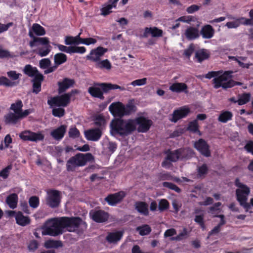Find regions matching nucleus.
Segmentation results:
<instances>
[{
	"label": "nucleus",
	"mask_w": 253,
	"mask_h": 253,
	"mask_svg": "<svg viewBox=\"0 0 253 253\" xmlns=\"http://www.w3.org/2000/svg\"><path fill=\"white\" fill-rule=\"evenodd\" d=\"M148 34H150L153 37H160L163 35V31L155 27L146 28L144 33H143V37Z\"/></svg>",
	"instance_id": "obj_31"
},
{
	"label": "nucleus",
	"mask_w": 253,
	"mask_h": 253,
	"mask_svg": "<svg viewBox=\"0 0 253 253\" xmlns=\"http://www.w3.org/2000/svg\"><path fill=\"white\" fill-rule=\"evenodd\" d=\"M75 83L73 80L65 78L62 82H59L58 85L59 86L58 92L59 94H61L65 92L67 89L72 87Z\"/></svg>",
	"instance_id": "obj_20"
},
{
	"label": "nucleus",
	"mask_w": 253,
	"mask_h": 253,
	"mask_svg": "<svg viewBox=\"0 0 253 253\" xmlns=\"http://www.w3.org/2000/svg\"><path fill=\"white\" fill-rule=\"evenodd\" d=\"M210 53L208 50L201 49L196 51L195 57L199 63H201L204 60L208 59L210 57Z\"/></svg>",
	"instance_id": "obj_29"
},
{
	"label": "nucleus",
	"mask_w": 253,
	"mask_h": 253,
	"mask_svg": "<svg viewBox=\"0 0 253 253\" xmlns=\"http://www.w3.org/2000/svg\"><path fill=\"white\" fill-rule=\"evenodd\" d=\"M231 71H225L223 76L218 79H215L216 87H222L223 89L231 88L235 85H241V82H236L231 79Z\"/></svg>",
	"instance_id": "obj_7"
},
{
	"label": "nucleus",
	"mask_w": 253,
	"mask_h": 253,
	"mask_svg": "<svg viewBox=\"0 0 253 253\" xmlns=\"http://www.w3.org/2000/svg\"><path fill=\"white\" fill-rule=\"evenodd\" d=\"M0 85L11 86L13 85V83L6 77L2 76L0 77Z\"/></svg>",
	"instance_id": "obj_56"
},
{
	"label": "nucleus",
	"mask_w": 253,
	"mask_h": 253,
	"mask_svg": "<svg viewBox=\"0 0 253 253\" xmlns=\"http://www.w3.org/2000/svg\"><path fill=\"white\" fill-rule=\"evenodd\" d=\"M29 203L30 206L33 208L36 209L38 208L40 204V200L39 197L34 196L29 198Z\"/></svg>",
	"instance_id": "obj_54"
},
{
	"label": "nucleus",
	"mask_w": 253,
	"mask_h": 253,
	"mask_svg": "<svg viewBox=\"0 0 253 253\" xmlns=\"http://www.w3.org/2000/svg\"><path fill=\"white\" fill-rule=\"evenodd\" d=\"M66 129V126L61 125L59 127L52 130L50 132V135L54 139L60 140L64 137Z\"/></svg>",
	"instance_id": "obj_21"
},
{
	"label": "nucleus",
	"mask_w": 253,
	"mask_h": 253,
	"mask_svg": "<svg viewBox=\"0 0 253 253\" xmlns=\"http://www.w3.org/2000/svg\"><path fill=\"white\" fill-rule=\"evenodd\" d=\"M136 111V107L132 101L128 102L126 106L125 105V116L129 115Z\"/></svg>",
	"instance_id": "obj_44"
},
{
	"label": "nucleus",
	"mask_w": 253,
	"mask_h": 253,
	"mask_svg": "<svg viewBox=\"0 0 253 253\" xmlns=\"http://www.w3.org/2000/svg\"><path fill=\"white\" fill-rule=\"evenodd\" d=\"M126 196L123 191L110 194L105 198V201L110 206H115L120 203Z\"/></svg>",
	"instance_id": "obj_16"
},
{
	"label": "nucleus",
	"mask_w": 253,
	"mask_h": 253,
	"mask_svg": "<svg viewBox=\"0 0 253 253\" xmlns=\"http://www.w3.org/2000/svg\"><path fill=\"white\" fill-rule=\"evenodd\" d=\"M94 160V158L91 153H78L67 161V169L68 171H74L77 167L84 166L87 162H93Z\"/></svg>",
	"instance_id": "obj_3"
},
{
	"label": "nucleus",
	"mask_w": 253,
	"mask_h": 253,
	"mask_svg": "<svg viewBox=\"0 0 253 253\" xmlns=\"http://www.w3.org/2000/svg\"><path fill=\"white\" fill-rule=\"evenodd\" d=\"M158 179L160 181L172 180V176L168 172H162L157 175Z\"/></svg>",
	"instance_id": "obj_50"
},
{
	"label": "nucleus",
	"mask_w": 253,
	"mask_h": 253,
	"mask_svg": "<svg viewBox=\"0 0 253 253\" xmlns=\"http://www.w3.org/2000/svg\"><path fill=\"white\" fill-rule=\"evenodd\" d=\"M111 113L115 117H122L125 116V105L120 102L112 103L109 107Z\"/></svg>",
	"instance_id": "obj_14"
},
{
	"label": "nucleus",
	"mask_w": 253,
	"mask_h": 253,
	"mask_svg": "<svg viewBox=\"0 0 253 253\" xmlns=\"http://www.w3.org/2000/svg\"><path fill=\"white\" fill-rule=\"evenodd\" d=\"M52 114L55 117H61L65 114V110L62 108H54L52 110Z\"/></svg>",
	"instance_id": "obj_57"
},
{
	"label": "nucleus",
	"mask_w": 253,
	"mask_h": 253,
	"mask_svg": "<svg viewBox=\"0 0 253 253\" xmlns=\"http://www.w3.org/2000/svg\"><path fill=\"white\" fill-rule=\"evenodd\" d=\"M63 244L60 241L49 240L45 242L44 246L47 249L58 248L62 247Z\"/></svg>",
	"instance_id": "obj_39"
},
{
	"label": "nucleus",
	"mask_w": 253,
	"mask_h": 253,
	"mask_svg": "<svg viewBox=\"0 0 253 253\" xmlns=\"http://www.w3.org/2000/svg\"><path fill=\"white\" fill-rule=\"evenodd\" d=\"M166 159L172 162H176L180 158L178 149L173 151L168 150L167 152Z\"/></svg>",
	"instance_id": "obj_37"
},
{
	"label": "nucleus",
	"mask_w": 253,
	"mask_h": 253,
	"mask_svg": "<svg viewBox=\"0 0 253 253\" xmlns=\"http://www.w3.org/2000/svg\"><path fill=\"white\" fill-rule=\"evenodd\" d=\"M97 41L96 39L92 38H85L83 39L81 38V41H80V44H84L85 45H90V44H95L96 42Z\"/></svg>",
	"instance_id": "obj_59"
},
{
	"label": "nucleus",
	"mask_w": 253,
	"mask_h": 253,
	"mask_svg": "<svg viewBox=\"0 0 253 253\" xmlns=\"http://www.w3.org/2000/svg\"><path fill=\"white\" fill-rule=\"evenodd\" d=\"M24 74L31 77L36 78L38 75H42L39 72L36 67H32L31 65H26L24 69Z\"/></svg>",
	"instance_id": "obj_33"
},
{
	"label": "nucleus",
	"mask_w": 253,
	"mask_h": 253,
	"mask_svg": "<svg viewBox=\"0 0 253 253\" xmlns=\"http://www.w3.org/2000/svg\"><path fill=\"white\" fill-rule=\"evenodd\" d=\"M163 186L164 187L168 188L169 189L172 190L178 193H180L181 190L176 185L171 182H164L163 183Z\"/></svg>",
	"instance_id": "obj_52"
},
{
	"label": "nucleus",
	"mask_w": 253,
	"mask_h": 253,
	"mask_svg": "<svg viewBox=\"0 0 253 253\" xmlns=\"http://www.w3.org/2000/svg\"><path fill=\"white\" fill-rule=\"evenodd\" d=\"M23 107L22 102L18 100L15 103H12L10 106V109L14 111V113L20 114Z\"/></svg>",
	"instance_id": "obj_45"
},
{
	"label": "nucleus",
	"mask_w": 253,
	"mask_h": 253,
	"mask_svg": "<svg viewBox=\"0 0 253 253\" xmlns=\"http://www.w3.org/2000/svg\"><path fill=\"white\" fill-rule=\"evenodd\" d=\"M200 33L204 39H209L213 37L214 30L211 25L208 24L202 28Z\"/></svg>",
	"instance_id": "obj_23"
},
{
	"label": "nucleus",
	"mask_w": 253,
	"mask_h": 253,
	"mask_svg": "<svg viewBox=\"0 0 253 253\" xmlns=\"http://www.w3.org/2000/svg\"><path fill=\"white\" fill-rule=\"evenodd\" d=\"M251 94L250 93H244L238 100V103L239 105H243L247 103L250 100Z\"/></svg>",
	"instance_id": "obj_48"
},
{
	"label": "nucleus",
	"mask_w": 253,
	"mask_h": 253,
	"mask_svg": "<svg viewBox=\"0 0 253 253\" xmlns=\"http://www.w3.org/2000/svg\"><path fill=\"white\" fill-rule=\"evenodd\" d=\"M208 167L206 164L199 167L197 169L198 175L199 177H205L208 172Z\"/></svg>",
	"instance_id": "obj_49"
},
{
	"label": "nucleus",
	"mask_w": 253,
	"mask_h": 253,
	"mask_svg": "<svg viewBox=\"0 0 253 253\" xmlns=\"http://www.w3.org/2000/svg\"><path fill=\"white\" fill-rule=\"evenodd\" d=\"M62 223L61 217L59 219L53 218L47 220L42 228L43 235L55 236L62 233Z\"/></svg>",
	"instance_id": "obj_4"
},
{
	"label": "nucleus",
	"mask_w": 253,
	"mask_h": 253,
	"mask_svg": "<svg viewBox=\"0 0 253 253\" xmlns=\"http://www.w3.org/2000/svg\"><path fill=\"white\" fill-rule=\"evenodd\" d=\"M63 228H66L69 232H74L80 227L83 229L86 227V225L79 217H61Z\"/></svg>",
	"instance_id": "obj_6"
},
{
	"label": "nucleus",
	"mask_w": 253,
	"mask_h": 253,
	"mask_svg": "<svg viewBox=\"0 0 253 253\" xmlns=\"http://www.w3.org/2000/svg\"><path fill=\"white\" fill-rule=\"evenodd\" d=\"M184 34L188 40H193L199 37L198 29L194 27H188L186 29Z\"/></svg>",
	"instance_id": "obj_24"
},
{
	"label": "nucleus",
	"mask_w": 253,
	"mask_h": 253,
	"mask_svg": "<svg viewBox=\"0 0 253 253\" xmlns=\"http://www.w3.org/2000/svg\"><path fill=\"white\" fill-rule=\"evenodd\" d=\"M43 80V76L42 75H38L36 78L33 80V91L37 94L41 90V83Z\"/></svg>",
	"instance_id": "obj_30"
},
{
	"label": "nucleus",
	"mask_w": 253,
	"mask_h": 253,
	"mask_svg": "<svg viewBox=\"0 0 253 253\" xmlns=\"http://www.w3.org/2000/svg\"><path fill=\"white\" fill-rule=\"evenodd\" d=\"M110 127L112 133L123 136H127L136 129L141 132L142 131V116L139 115L131 119H116L111 122Z\"/></svg>",
	"instance_id": "obj_1"
},
{
	"label": "nucleus",
	"mask_w": 253,
	"mask_h": 253,
	"mask_svg": "<svg viewBox=\"0 0 253 253\" xmlns=\"http://www.w3.org/2000/svg\"><path fill=\"white\" fill-rule=\"evenodd\" d=\"M61 198L60 191L53 189L48 190L46 198V204L52 208H57L60 205Z\"/></svg>",
	"instance_id": "obj_10"
},
{
	"label": "nucleus",
	"mask_w": 253,
	"mask_h": 253,
	"mask_svg": "<svg viewBox=\"0 0 253 253\" xmlns=\"http://www.w3.org/2000/svg\"><path fill=\"white\" fill-rule=\"evenodd\" d=\"M177 21L190 23L191 22L195 21L194 17L193 16H182L177 19Z\"/></svg>",
	"instance_id": "obj_61"
},
{
	"label": "nucleus",
	"mask_w": 253,
	"mask_h": 253,
	"mask_svg": "<svg viewBox=\"0 0 253 253\" xmlns=\"http://www.w3.org/2000/svg\"><path fill=\"white\" fill-rule=\"evenodd\" d=\"M119 89L122 91L126 90L123 86L111 83H93V85L88 88V92L90 95L101 100L104 99L103 93H108L110 90Z\"/></svg>",
	"instance_id": "obj_2"
},
{
	"label": "nucleus",
	"mask_w": 253,
	"mask_h": 253,
	"mask_svg": "<svg viewBox=\"0 0 253 253\" xmlns=\"http://www.w3.org/2000/svg\"><path fill=\"white\" fill-rule=\"evenodd\" d=\"M81 37L79 36L75 37L67 36L65 39V43L66 45H78L80 44Z\"/></svg>",
	"instance_id": "obj_40"
},
{
	"label": "nucleus",
	"mask_w": 253,
	"mask_h": 253,
	"mask_svg": "<svg viewBox=\"0 0 253 253\" xmlns=\"http://www.w3.org/2000/svg\"><path fill=\"white\" fill-rule=\"evenodd\" d=\"M153 124L151 120H148L143 117V133L146 132Z\"/></svg>",
	"instance_id": "obj_58"
},
{
	"label": "nucleus",
	"mask_w": 253,
	"mask_h": 253,
	"mask_svg": "<svg viewBox=\"0 0 253 253\" xmlns=\"http://www.w3.org/2000/svg\"><path fill=\"white\" fill-rule=\"evenodd\" d=\"M15 218L16 223L22 226H25L30 223L31 219L29 216H24L21 211H17Z\"/></svg>",
	"instance_id": "obj_22"
},
{
	"label": "nucleus",
	"mask_w": 253,
	"mask_h": 253,
	"mask_svg": "<svg viewBox=\"0 0 253 253\" xmlns=\"http://www.w3.org/2000/svg\"><path fill=\"white\" fill-rule=\"evenodd\" d=\"M223 71L222 70L218 71H211L209 72L206 75L205 78L208 79H211L212 78H214L212 80V82L213 84V87L215 89L219 88V87H216V83L215 82V79H218L220 77L223 76Z\"/></svg>",
	"instance_id": "obj_32"
},
{
	"label": "nucleus",
	"mask_w": 253,
	"mask_h": 253,
	"mask_svg": "<svg viewBox=\"0 0 253 253\" xmlns=\"http://www.w3.org/2000/svg\"><path fill=\"white\" fill-rule=\"evenodd\" d=\"M68 134L69 137L73 139L79 138L80 136L79 130L75 126H72L69 128Z\"/></svg>",
	"instance_id": "obj_51"
},
{
	"label": "nucleus",
	"mask_w": 253,
	"mask_h": 253,
	"mask_svg": "<svg viewBox=\"0 0 253 253\" xmlns=\"http://www.w3.org/2000/svg\"><path fill=\"white\" fill-rule=\"evenodd\" d=\"M84 135L88 140L96 141L100 138L102 131L99 128L90 129L85 131Z\"/></svg>",
	"instance_id": "obj_18"
},
{
	"label": "nucleus",
	"mask_w": 253,
	"mask_h": 253,
	"mask_svg": "<svg viewBox=\"0 0 253 253\" xmlns=\"http://www.w3.org/2000/svg\"><path fill=\"white\" fill-rule=\"evenodd\" d=\"M8 77L12 80H16L18 79L21 74L17 73L15 71H10L7 73Z\"/></svg>",
	"instance_id": "obj_63"
},
{
	"label": "nucleus",
	"mask_w": 253,
	"mask_h": 253,
	"mask_svg": "<svg viewBox=\"0 0 253 253\" xmlns=\"http://www.w3.org/2000/svg\"><path fill=\"white\" fill-rule=\"evenodd\" d=\"M94 123L95 125L100 126H104L105 124V119L103 116L99 115L96 117Z\"/></svg>",
	"instance_id": "obj_60"
},
{
	"label": "nucleus",
	"mask_w": 253,
	"mask_h": 253,
	"mask_svg": "<svg viewBox=\"0 0 253 253\" xmlns=\"http://www.w3.org/2000/svg\"><path fill=\"white\" fill-rule=\"evenodd\" d=\"M44 45V47L38 49V54L41 57L46 56L51 51V46L48 43Z\"/></svg>",
	"instance_id": "obj_46"
},
{
	"label": "nucleus",
	"mask_w": 253,
	"mask_h": 253,
	"mask_svg": "<svg viewBox=\"0 0 253 253\" xmlns=\"http://www.w3.org/2000/svg\"><path fill=\"white\" fill-rule=\"evenodd\" d=\"M95 67L101 69L110 70L112 68V65L108 59L99 61L95 63Z\"/></svg>",
	"instance_id": "obj_38"
},
{
	"label": "nucleus",
	"mask_w": 253,
	"mask_h": 253,
	"mask_svg": "<svg viewBox=\"0 0 253 253\" xmlns=\"http://www.w3.org/2000/svg\"><path fill=\"white\" fill-rule=\"evenodd\" d=\"M29 31H31L34 35L35 34L38 36H42L45 34L44 28L37 23L33 24Z\"/></svg>",
	"instance_id": "obj_36"
},
{
	"label": "nucleus",
	"mask_w": 253,
	"mask_h": 253,
	"mask_svg": "<svg viewBox=\"0 0 253 253\" xmlns=\"http://www.w3.org/2000/svg\"><path fill=\"white\" fill-rule=\"evenodd\" d=\"M28 35L30 38L33 39V40L30 41L29 42V45L31 47L37 46L39 44H47V43H49V40L46 37H36L31 31H29Z\"/></svg>",
	"instance_id": "obj_19"
},
{
	"label": "nucleus",
	"mask_w": 253,
	"mask_h": 253,
	"mask_svg": "<svg viewBox=\"0 0 253 253\" xmlns=\"http://www.w3.org/2000/svg\"><path fill=\"white\" fill-rule=\"evenodd\" d=\"M123 233V231L109 233L106 236V239L110 243H116L121 239Z\"/></svg>",
	"instance_id": "obj_26"
},
{
	"label": "nucleus",
	"mask_w": 253,
	"mask_h": 253,
	"mask_svg": "<svg viewBox=\"0 0 253 253\" xmlns=\"http://www.w3.org/2000/svg\"><path fill=\"white\" fill-rule=\"evenodd\" d=\"M79 93L77 89H73L68 93L51 97L48 100L47 103L50 106H67L70 102L71 97Z\"/></svg>",
	"instance_id": "obj_5"
},
{
	"label": "nucleus",
	"mask_w": 253,
	"mask_h": 253,
	"mask_svg": "<svg viewBox=\"0 0 253 253\" xmlns=\"http://www.w3.org/2000/svg\"><path fill=\"white\" fill-rule=\"evenodd\" d=\"M187 129L193 133H197L199 135H201V132L199 129V125L197 120L190 122L188 124Z\"/></svg>",
	"instance_id": "obj_41"
},
{
	"label": "nucleus",
	"mask_w": 253,
	"mask_h": 253,
	"mask_svg": "<svg viewBox=\"0 0 253 253\" xmlns=\"http://www.w3.org/2000/svg\"><path fill=\"white\" fill-rule=\"evenodd\" d=\"M5 122L6 124L15 125L21 119L19 114L9 113L4 116Z\"/></svg>",
	"instance_id": "obj_27"
},
{
	"label": "nucleus",
	"mask_w": 253,
	"mask_h": 253,
	"mask_svg": "<svg viewBox=\"0 0 253 253\" xmlns=\"http://www.w3.org/2000/svg\"><path fill=\"white\" fill-rule=\"evenodd\" d=\"M181 160H188L193 157V150L190 148H183L178 149Z\"/></svg>",
	"instance_id": "obj_28"
},
{
	"label": "nucleus",
	"mask_w": 253,
	"mask_h": 253,
	"mask_svg": "<svg viewBox=\"0 0 253 253\" xmlns=\"http://www.w3.org/2000/svg\"><path fill=\"white\" fill-rule=\"evenodd\" d=\"M19 136L24 141H30L35 142L42 141L44 138V135L42 131L35 132L29 130H25L22 131L19 133Z\"/></svg>",
	"instance_id": "obj_9"
},
{
	"label": "nucleus",
	"mask_w": 253,
	"mask_h": 253,
	"mask_svg": "<svg viewBox=\"0 0 253 253\" xmlns=\"http://www.w3.org/2000/svg\"><path fill=\"white\" fill-rule=\"evenodd\" d=\"M89 215L93 220L98 223L105 222L109 218L108 213L101 210H92L90 211Z\"/></svg>",
	"instance_id": "obj_13"
},
{
	"label": "nucleus",
	"mask_w": 253,
	"mask_h": 253,
	"mask_svg": "<svg viewBox=\"0 0 253 253\" xmlns=\"http://www.w3.org/2000/svg\"><path fill=\"white\" fill-rule=\"evenodd\" d=\"M188 86L184 83H175L172 84L169 87L172 92L180 93L181 92H187Z\"/></svg>",
	"instance_id": "obj_25"
},
{
	"label": "nucleus",
	"mask_w": 253,
	"mask_h": 253,
	"mask_svg": "<svg viewBox=\"0 0 253 253\" xmlns=\"http://www.w3.org/2000/svg\"><path fill=\"white\" fill-rule=\"evenodd\" d=\"M194 221L199 225L203 230H205L206 225L204 221V215L203 214L196 215L194 218Z\"/></svg>",
	"instance_id": "obj_47"
},
{
	"label": "nucleus",
	"mask_w": 253,
	"mask_h": 253,
	"mask_svg": "<svg viewBox=\"0 0 253 253\" xmlns=\"http://www.w3.org/2000/svg\"><path fill=\"white\" fill-rule=\"evenodd\" d=\"M18 196L16 194L13 193L9 195L6 199V203L10 208L14 209L16 208L18 203Z\"/></svg>",
	"instance_id": "obj_34"
},
{
	"label": "nucleus",
	"mask_w": 253,
	"mask_h": 253,
	"mask_svg": "<svg viewBox=\"0 0 253 253\" xmlns=\"http://www.w3.org/2000/svg\"><path fill=\"white\" fill-rule=\"evenodd\" d=\"M169 206V204L168 201L165 199H163L159 202L158 209L160 211H163L168 210Z\"/></svg>",
	"instance_id": "obj_53"
},
{
	"label": "nucleus",
	"mask_w": 253,
	"mask_h": 253,
	"mask_svg": "<svg viewBox=\"0 0 253 253\" xmlns=\"http://www.w3.org/2000/svg\"><path fill=\"white\" fill-rule=\"evenodd\" d=\"M195 50V45L193 43H191L188 47L184 50V55L187 57H190Z\"/></svg>",
	"instance_id": "obj_62"
},
{
	"label": "nucleus",
	"mask_w": 253,
	"mask_h": 253,
	"mask_svg": "<svg viewBox=\"0 0 253 253\" xmlns=\"http://www.w3.org/2000/svg\"><path fill=\"white\" fill-rule=\"evenodd\" d=\"M116 5L112 2L111 3L104 4L101 9V14L103 15H107L112 12V8H116Z\"/></svg>",
	"instance_id": "obj_42"
},
{
	"label": "nucleus",
	"mask_w": 253,
	"mask_h": 253,
	"mask_svg": "<svg viewBox=\"0 0 253 253\" xmlns=\"http://www.w3.org/2000/svg\"><path fill=\"white\" fill-rule=\"evenodd\" d=\"M252 24L251 20L241 17L236 18L234 21L227 22L225 26L229 29H232L237 28L241 24L244 25H251Z\"/></svg>",
	"instance_id": "obj_17"
},
{
	"label": "nucleus",
	"mask_w": 253,
	"mask_h": 253,
	"mask_svg": "<svg viewBox=\"0 0 253 253\" xmlns=\"http://www.w3.org/2000/svg\"><path fill=\"white\" fill-rule=\"evenodd\" d=\"M51 64V62L48 58H44L42 59L40 61V67L42 69H46Z\"/></svg>",
	"instance_id": "obj_64"
},
{
	"label": "nucleus",
	"mask_w": 253,
	"mask_h": 253,
	"mask_svg": "<svg viewBox=\"0 0 253 253\" xmlns=\"http://www.w3.org/2000/svg\"><path fill=\"white\" fill-rule=\"evenodd\" d=\"M107 49L101 46L91 50L89 54L86 57V59L93 62H98L100 58L106 52Z\"/></svg>",
	"instance_id": "obj_15"
},
{
	"label": "nucleus",
	"mask_w": 253,
	"mask_h": 253,
	"mask_svg": "<svg viewBox=\"0 0 253 253\" xmlns=\"http://www.w3.org/2000/svg\"><path fill=\"white\" fill-rule=\"evenodd\" d=\"M233 115L232 113L229 111H224L221 112L218 116V120L219 122L226 123L228 121L232 119Z\"/></svg>",
	"instance_id": "obj_35"
},
{
	"label": "nucleus",
	"mask_w": 253,
	"mask_h": 253,
	"mask_svg": "<svg viewBox=\"0 0 253 253\" xmlns=\"http://www.w3.org/2000/svg\"><path fill=\"white\" fill-rule=\"evenodd\" d=\"M194 148L199 151L200 154L205 157H209L211 155L210 146L205 140L200 138L194 143Z\"/></svg>",
	"instance_id": "obj_11"
},
{
	"label": "nucleus",
	"mask_w": 253,
	"mask_h": 253,
	"mask_svg": "<svg viewBox=\"0 0 253 253\" xmlns=\"http://www.w3.org/2000/svg\"><path fill=\"white\" fill-rule=\"evenodd\" d=\"M86 51V49L84 46H71L70 54L78 53L83 54Z\"/></svg>",
	"instance_id": "obj_55"
},
{
	"label": "nucleus",
	"mask_w": 253,
	"mask_h": 253,
	"mask_svg": "<svg viewBox=\"0 0 253 253\" xmlns=\"http://www.w3.org/2000/svg\"><path fill=\"white\" fill-rule=\"evenodd\" d=\"M234 184L238 188L235 191L237 200L239 202L248 199V196L251 192L250 187L241 182L238 177L235 179Z\"/></svg>",
	"instance_id": "obj_8"
},
{
	"label": "nucleus",
	"mask_w": 253,
	"mask_h": 253,
	"mask_svg": "<svg viewBox=\"0 0 253 253\" xmlns=\"http://www.w3.org/2000/svg\"><path fill=\"white\" fill-rule=\"evenodd\" d=\"M54 62L55 64L58 65H60L64 62H65L67 60V56L65 54L59 53H57L54 55Z\"/></svg>",
	"instance_id": "obj_43"
},
{
	"label": "nucleus",
	"mask_w": 253,
	"mask_h": 253,
	"mask_svg": "<svg viewBox=\"0 0 253 253\" xmlns=\"http://www.w3.org/2000/svg\"><path fill=\"white\" fill-rule=\"evenodd\" d=\"M190 112L189 108L186 106L180 107L174 110L172 114V118L169 120L173 123H176L179 120L185 118Z\"/></svg>",
	"instance_id": "obj_12"
}]
</instances>
